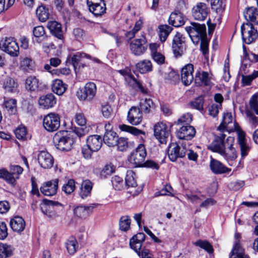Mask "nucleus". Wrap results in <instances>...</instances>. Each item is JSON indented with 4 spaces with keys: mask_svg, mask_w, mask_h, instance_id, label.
I'll list each match as a JSON object with an SVG mask.
<instances>
[{
    "mask_svg": "<svg viewBox=\"0 0 258 258\" xmlns=\"http://www.w3.org/2000/svg\"><path fill=\"white\" fill-rule=\"evenodd\" d=\"M232 116L230 113H225L223 114L222 122L218 126V130L223 132L226 128V126L232 121Z\"/></svg>",
    "mask_w": 258,
    "mask_h": 258,
    "instance_id": "49530a36",
    "label": "nucleus"
},
{
    "mask_svg": "<svg viewBox=\"0 0 258 258\" xmlns=\"http://www.w3.org/2000/svg\"><path fill=\"white\" fill-rule=\"evenodd\" d=\"M1 49L13 57L19 54V46L14 38H6L0 42Z\"/></svg>",
    "mask_w": 258,
    "mask_h": 258,
    "instance_id": "7ed1b4c3",
    "label": "nucleus"
},
{
    "mask_svg": "<svg viewBox=\"0 0 258 258\" xmlns=\"http://www.w3.org/2000/svg\"><path fill=\"white\" fill-rule=\"evenodd\" d=\"M241 31L243 41L246 44H251L254 42L257 38V30L249 23L243 24L241 27Z\"/></svg>",
    "mask_w": 258,
    "mask_h": 258,
    "instance_id": "20e7f679",
    "label": "nucleus"
},
{
    "mask_svg": "<svg viewBox=\"0 0 258 258\" xmlns=\"http://www.w3.org/2000/svg\"><path fill=\"white\" fill-rule=\"evenodd\" d=\"M139 108L132 107L128 111L127 120L133 125H137L140 123L142 119V114Z\"/></svg>",
    "mask_w": 258,
    "mask_h": 258,
    "instance_id": "412c9836",
    "label": "nucleus"
},
{
    "mask_svg": "<svg viewBox=\"0 0 258 258\" xmlns=\"http://www.w3.org/2000/svg\"><path fill=\"white\" fill-rule=\"evenodd\" d=\"M16 138L19 140L27 139V131L26 128L23 125H19L15 131Z\"/></svg>",
    "mask_w": 258,
    "mask_h": 258,
    "instance_id": "603ef678",
    "label": "nucleus"
},
{
    "mask_svg": "<svg viewBox=\"0 0 258 258\" xmlns=\"http://www.w3.org/2000/svg\"><path fill=\"white\" fill-rule=\"evenodd\" d=\"M37 160L40 167L44 169L51 168L54 163L53 157L48 152L44 151L39 153Z\"/></svg>",
    "mask_w": 258,
    "mask_h": 258,
    "instance_id": "f3484780",
    "label": "nucleus"
},
{
    "mask_svg": "<svg viewBox=\"0 0 258 258\" xmlns=\"http://www.w3.org/2000/svg\"><path fill=\"white\" fill-rule=\"evenodd\" d=\"M47 27L53 36L58 39L63 40V35L61 25L59 23L55 21H49L47 23Z\"/></svg>",
    "mask_w": 258,
    "mask_h": 258,
    "instance_id": "b1692460",
    "label": "nucleus"
},
{
    "mask_svg": "<svg viewBox=\"0 0 258 258\" xmlns=\"http://www.w3.org/2000/svg\"><path fill=\"white\" fill-rule=\"evenodd\" d=\"M111 182L113 187L117 190H121L125 185L122 178L117 175L112 177Z\"/></svg>",
    "mask_w": 258,
    "mask_h": 258,
    "instance_id": "09e8293b",
    "label": "nucleus"
},
{
    "mask_svg": "<svg viewBox=\"0 0 258 258\" xmlns=\"http://www.w3.org/2000/svg\"><path fill=\"white\" fill-rule=\"evenodd\" d=\"M103 139L100 136L97 135H91L86 139L87 146L92 150L98 151L102 147Z\"/></svg>",
    "mask_w": 258,
    "mask_h": 258,
    "instance_id": "a878e982",
    "label": "nucleus"
},
{
    "mask_svg": "<svg viewBox=\"0 0 258 258\" xmlns=\"http://www.w3.org/2000/svg\"><path fill=\"white\" fill-rule=\"evenodd\" d=\"M192 120V116L190 113L183 114L177 121L178 124L181 123L189 124Z\"/></svg>",
    "mask_w": 258,
    "mask_h": 258,
    "instance_id": "774afa93",
    "label": "nucleus"
},
{
    "mask_svg": "<svg viewBox=\"0 0 258 258\" xmlns=\"http://www.w3.org/2000/svg\"><path fill=\"white\" fill-rule=\"evenodd\" d=\"M147 40L144 36L135 39L130 43V49L133 54L140 56L143 54L146 51L147 45Z\"/></svg>",
    "mask_w": 258,
    "mask_h": 258,
    "instance_id": "9d476101",
    "label": "nucleus"
},
{
    "mask_svg": "<svg viewBox=\"0 0 258 258\" xmlns=\"http://www.w3.org/2000/svg\"><path fill=\"white\" fill-rule=\"evenodd\" d=\"M237 139L240 149L241 156L242 157H245L249 151V147L246 144L245 133L243 131L238 132Z\"/></svg>",
    "mask_w": 258,
    "mask_h": 258,
    "instance_id": "7c9ffc66",
    "label": "nucleus"
},
{
    "mask_svg": "<svg viewBox=\"0 0 258 258\" xmlns=\"http://www.w3.org/2000/svg\"><path fill=\"white\" fill-rule=\"evenodd\" d=\"M125 82L132 88L139 90L143 93H147L146 89L143 86L140 81L136 79L132 75L126 77Z\"/></svg>",
    "mask_w": 258,
    "mask_h": 258,
    "instance_id": "72a5a7b5",
    "label": "nucleus"
},
{
    "mask_svg": "<svg viewBox=\"0 0 258 258\" xmlns=\"http://www.w3.org/2000/svg\"><path fill=\"white\" fill-rule=\"evenodd\" d=\"M21 66L25 70H32L34 68V62L29 57H25L21 61Z\"/></svg>",
    "mask_w": 258,
    "mask_h": 258,
    "instance_id": "13d9d810",
    "label": "nucleus"
},
{
    "mask_svg": "<svg viewBox=\"0 0 258 258\" xmlns=\"http://www.w3.org/2000/svg\"><path fill=\"white\" fill-rule=\"evenodd\" d=\"M58 206H61V204L58 202L45 199L41 204L40 208L43 214L48 218H53L56 215L54 207Z\"/></svg>",
    "mask_w": 258,
    "mask_h": 258,
    "instance_id": "4468645a",
    "label": "nucleus"
},
{
    "mask_svg": "<svg viewBox=\"0 0 258 258\" xmlns=\"http://www.w3.org/2000/svg\"><path fill=\"white\" fill-rule=\"evenodd\" d=\"M194 66L189 63L185 66L181 71V79L185 86L189 85L194 80Z\"/></svg>",
    "mask_w": 258,
    "mask_h": 258,
    "instance_id": "a211bd4d",
    "label": "nucleus"
},
{
    "mask_svg": "<svg viewBox=\"0 0 258 258\" xmlns=\"http://www.w3.org/2000/svg\"><path fill=\"white\" fill-rule=\"evenodd\" d=\"M11 246L7 244H0V258H7L12 254Z\"/></svg>",
    "mask_w": 258,
    "mask_h": 258,
    "instance_id": "8fccbe9b",
    "label": "nucleus"
},
{
    "mask_svg": "<svg viewBox=\"0 0 258 258\" xmlns=\"http://www.w3.org/2000/svg\"><path fill=\"white\" fill-rule=\"evenodd\" d=\"M196 133V130L192 126L185 125L179 129L176 136L179 139L190 140L195 137Z\"/></svg>",
    "mask_w": 258,
    "mask_h": 258,
    "instance_id": "aec40b11",
    "label": "nucleus"
},
{
    "mask_svg": "<svg viewBox=\"0 0 258 258\" xmlns=\"http://www.w3.org/2000/svg\"><path fill=\"white\" fill-rule=\"evenodd\" d=\"M145 238L146 235L143 233H139L134 235L130 240V244L131 248L139 253Z\"/></svg>",
    "mask_w": 258,
    "mask_h": 258,
    "instance_id": "5701e85b",
    "label": "nucleus"
},
{
    "mask_svg": "<svg viewBox=\"0 0 258 258\" xmlns=\"http://www.w3.org/2000/svg\"><path fill=\"white\" fill-rule=\"evenodd\" d=\"M110 124H106L105 128L106 132L103 137V141L109 147L115 146L116 141L118 138L117 134L111 130H109Z\"/></svg>",
    "mask_w": 258,
    "mask_h": 258,
    "instance_id": "4be33fe9",
    "label": "nucleus"
},
{
    "mask_svg": "<svg viewBox=\"0 0 258 258\" xmlns=\"http://www.w3.org/2000/svg\"><path fill=\"white\" fill-rule=\"evenodd\" d=\"M209 8L207 4L200 2L193 7L191 9V16L197 21L205 20L208 14Z\"/></svg>",
    "mask_w": 258,
    "mask_h": 258,
    "instance_id": "1a4fd4ad",
    "label": "nucleus"
},
{
    "mask_svg": "<svg viewBox=\"0 0 258 258\" xmlns=\"http://www.w3.org/2000/svg\"><path fill=\"white\" fill-rule=\"evenodd\" d=\"M115 146L117 147V149L120 151H125L128 147V139L126 138L120 137L118 138Z\"/></svg>",
    "mask_w": 258,
    "mask_h": 258,
    "instance_id": "3c124183",
    "label": "nucleus"
},
{
    "mask_svg": "<svg viewBox=\"0 0 258 258\" xmlns=\"http://www.w3.org/2000/svg\"><path fill=\"white\" fill-rule=\"evenodd\" d=\"M187 149L184 146H180L176 143H171L168 150V155L169 159L175 161L178 158H183L185 156Z\"/></svg>",
    "mask_w": 258,
    "mask_h": 258,
    "instance_id": "6e6552de",
    "label": "nucleus"
},
{
    "mask_svg": "<svg viewBox=\"0 0 258 258\" xmlns=\"http://www.w3.org/2000/svg\"><path fill=\"white\" fill-rule=\"evenodd\" d=\"M250 108L253 110L256 114H258V95L254 94L249 100Z\"/></svg>",
    "mask_w": 258,
    "mask_h": 258,
    "instance_id": "e2e57ef3",
    "label": "nucleus"
},
{
    "mask_svg": "<svg viewBox=\"0 0 258 258\" xmlns=\"http://www.w3.org/2000/svg\"><path fill=\"white\" fill-rule=\"evenodd\" d=\"M204 98L200 96L197 98L194 101L190 102L191 106L199 110H202L203 109Z\"/></svg>",
    "mask_w": 258,
    "mask_h": 258,
    "instance_id": "338daca9",
    "label": "nucleus"
},
{
    "mask_svg": "<svg viewBox=\"0 0 258 258\" xmlns=\"http://www.w3.org/2000/svg\"><path fill=\"white\" fill-rule=\"evenodd\" d=\"M77 240L73 237L70 238L66 243L68 251L70 254H74L76 251Z\"/></svg>",
    "mask_w": 258,
    "mask_h": 258,
    "instance_id": "6e6d98bb",
    "label": "nucleus"
},
{
    "mask_svg": "<svg viewBox=\"0 0 258 258\" xmlns=\"http://www.w3.org/2000/svg\"><path fill=\"white\" fill-rule=\"evenodd\" d=\"M195 245L205 249L209 253L213 251L212 245L207 241L199 240L195 242Z\"/></svg>",
    "mask_w": 258,
    "mask_h": 258,
    "instance_id": "bf43d9fd",
    "label": "nucleus"
},
{
    "mask_svg": "<svg viewBox=\"0 0 258 258\" xmlns=\"http://www.w3.org/2000/svg\"><path fill=\"white\" fill-rule=\"evenodd\" d=\"M52 91L58 95H62L66 91L67 86L59 79H56L53 81L51 86Z\"/></svg>",
    "mask_w": 258,
    "mask_h": 258,
    "instance_id": "e433bc0d",
    "label": "nucleus"
},
{
    "mask_svg": "<svg viewBox=\"0 0 258 258\" xmlns=\"http://www.w3.org/2000/svg\"><path fill=\"white\" fill-rule=\"evenodd\" d=\"M115 167L112 164L106 165L100 172V176L102 178H106L107 176L111 175L115 172Z\"/></svg>",
    "mask_w": 258,
    "mask_h": 258,
    "instance_id": "5fc2aeb1",
    "label": "nucleus"
},
{
    "mask_svg": "<svg viewBox=\"0 0 258 258\" xmlns=\"http://www.w3.org/2000/svg\"><path fill=\"white\" fill-rule=\"evenodd\" d=\"M74 135L71 137L67 135L66 131L56 133L53 138V142L56 148L61 151H69L72 148L74 143Z\"/></svg>",
    "mask_w": 258,
    "mask_h": 258,
    "instance_id": "f257e3e1",
    "label": "nucleus"
},
{
    "mask_svg": "<svg viewBox=\"0 0 258 258\" xmlns=\"http://www.w3.org/2000/svg\"><path fill=\"white\" fill-rule=\"evenodd\" d=\"M93 185V183L89 180H85L82 182L79 193L82 199H84L91 195Z\"/></svg>",
    "mask_w": 258,
    "mask_h": 258,
    "instance_id": "2f4dec72",
    "label": "nucleus"
},
{
    "mask_svg": "<svg viewBox=\"0 0 258 258\" xmlns=\"http://www.w3.org/2000/svg\"><path fill=\"white\" fill-rule=\"evenodd\" d=\"M131 219L128 216L121 217L119 221L120 229L124 231L128 230L130 227Z\"/></svg>",
    "mask_w": 258,
    "mask_h": 258,
    "instance_id": "052dcab7",
    "label": "nucleus"
},
{
    "mask_svg": "<svg viewBox=\"0 0 258 258\" xmlns=\"http://www.w3.org/2000/svg\"><path fill=\"white\" fill-rule=\"evenodd\" d=\"M39 80L34 76L27 77L25 81L26 89L30 92H37L39 90Z\"/></svg>",
    "mask_w": 258,
    "mask_h": 258,
    "instance_id": "473e14b6",
    "label": "nucleus"
},
{
    "mask_svg": "<svg viewBox=\"0 0 258 258\" xmlns=\"http://www.w3.org/2000/svg\"><path fill=\"white\" fill-rule=\"evenodd\" d=\"M58 179L56 178L44 182L40 187L41 192L45 196H52L57 191Z\"/></svg>",
    "mask_w": 258,
    "mask_h": 258,
    "instance_id": "2eb2a0df",
    "label": "nucleus"
},
{
    "mask_svg": "<svg viewBox=\"0 0 258 258\" xmlns=\"http://www.w3.org/2000/svg\"><path fill=\"white\" fill-rule=\"evenodd\" d=\"M56 98L52 93L42 95L38 99V104L43 109H49L53 107L56 103Z\"/></svg>",
    "mask_w": 258,
    "mask_h": 258,
    "instance_id": "6ab92c4d",
    "label": "nucleus"
},
{
    "mask_svg": "<svg viewBox=\"0 0 258 258\" xmlns=\"http://www.w3.org/2000/svg\"><path fill=\"white\" fill-rule=\"evenodd\" d=\"M221 108V104H212L209 107V114L213 117H216Z\"/></svg>",
    "mask_w": 258,
    "mask_h": 258,
    "instance_id": "0e129e2a",
    "label": "nucleus"
},
{
    "mask_svg": "<svg viewBox=\"0 0 258 258\" xmlns=\"http://www.w3.org/2000/svg\"><path fill=\"white\" fill-rule=\"evenodd\" d=\"M168 22L169 24L174 27H179L184 24L185 18L180 11H175L170 14Z\"/></svg>",
    "mask_w": 258,
    "mask_h": 258,
    "instance_id": "bb28decb",
    "label": "nucleus"
},
{
    "mask_svg": "<svg viewBox=\"0 0 258 258\" xmlns=\"http://www.w3.org/2000/svg\"><path fill=\"white\" fill-rule=\"evenodd\" d=\"M210 166L212 172L217 174L227 173L231 170L219 161L213 158L211 160Z\"/></svg>",
    "mask_w": 258,
    "mask_h": 258,
    "instance_id": "c85d7f7f",
    "label": "nucleus"
},
{
    "mask_svg": "<svg viewBox=\"0 0 258 258\" xmlns=\"http://www.w3.org/2000/svg\"><path fill=\"white\" fill-rule=\"evenodd\" d=\"M200 41H201V50L202 51L204 56L207 57L209 53V40L206 37L203 39H201Z\"/></svg>",
    "mask_w": 258,
    "mask_h": 258,
    "instance_id": "69168bd1",
    "label": "nucleus"
},
{
    "mask_svg": "<svg viewBox=\"0 0 258 258\" xmlns=\"http://www.w3.org/2000/svg\"><path fill=\"white\" fill-rule=\"evenodd\" d=\"M75 189V181L73 179H69L67 183L63 184L62 187V190L66 194L70 195L73 192Z\"/></svg>",
    "mask_w": 258,
    "mask_h": 258,
    "instance_id": "4d7b16f0",
    "label": "nucleus"
},
{
    "mask_svg": "<svg viewBox=\"0 0 258 258\" xmlns=\"http://www.w3.org/2000/svg\"><path fill=\"white\" fill-rule=\"evenodd\" d=\"M163 78L170 84H175L179 81V75L172 70H167L162 73Z\"/></svg>",
    "mask_w": 258,
    "mask_h": 258,
    "instance_id": "58836bf2",
    "label": "nucleus"
},
{
    "mask_svg": "<svg viewBox=\"0 0 258 258\" xmlns=\"http://www.w3.org/2000/svg\"><path fill=\"white\" fill-rule=\"evenodd\" d=\"M185 29L194 43L198 44L201 39L207 37L206 27L205 24L192 22Z\"/></svg>",
    "mask_w": 258,
    "mask_h": 258,
    "instance_id": "f03ea898",
    "label": "nucleus"
},
{
    "mask_svg": "<svg viewBox=\"0 0 258 258\" xmlns=\"http://www.w3.org/2000/svg\"><path fill=\"white\" fill-rule=\"evenodd\" d=\"M36 14L41 22H45L49 18L48 9L44 5H40L36 11Z\"/></svg>",
    "mask_w": 258,
    "mask_h": 258,
    "instance_id": "79ce46f5",
    "label": "nucleus"
},
{
    "mask_svg": "<svg viewBox=\"0 0 258 258\" xmlns=\"http://www.w3.org/2000/svg\"><path fill=\"white\" fill-rule=\"evenodd\" d=\"M136 68L142 74H145L152 70V64L150 60L145 59L136 64Z\"/></svg>",
    "mask_w": 258,
    "mask_h": 258,
    "instance_id": "ea45409f",
    "label": "nucleus"
},
{
    "mask_svg": "<svg viewBox=\"0 0 258 258\" xmlns=\"http://www.w3.org/2000/svg\"><path fill=\"white\" fill-rule=\"evenodd\" d=\"M139 108L143 113L148 114L154 109V104L152 99L145 98L141 100Z\"/></svg>",
    "mask_w": 258,
    "mask_h": 258,
    "instance_id": "f704fd0d",
    "label": "nucleus"
},
{
    "mask_svg": "<svg viewBox=\"0 0 258 258\" xmlns=\"http://www.w3.org/2000/svg\"><path fill=\"white\" fill-rule=\"evenodd\" d=\"M119 128L122 131L130 133L134 135L138 136L141 134H144V132L141 130H138L137 128L127 125L125 124H122L119 126Z\"/></svg>",
    "mask_w": 258,
    "mask_h": 258,
    "instance_id": "864d4df0",
    "label": "nucleus"
},
{
    "mask_svg": "<svg viewBox=\"0 0 258 258\" xmlns=\"http://www.w3.org/2000/svg\"><path fill=\"white\" fill-rule=\"evenodd\" d=\"M154 134L160 143L165 144L169 133L166 124L162 122H158L154 125Z\"/></svg>",
    "mask_w": 258,
    "mask_h": 258,
    "instance_id": "ddd939ff",
    "label": "nucleus"
},
{
    "mask_svg": "<svg viewBox=\"0 0 258 258\" xmlns=\"http://www.w3.org/2000/svg\"><path fill=\"white\" fill-rule=\"evenodd\" d=\"M89 11L96 16H100L106 12V5L101 3L88 6Z\"/></svg>",
    "mask_w": 258,
    "mask_h": 258,
    "instance_id": "a19ab883",
    "label": "nucleus"
},
{
    "mask_svg": "<svg viewBox=\"0 0 258 258\" xmlns=\"http://www.w3.org/2000/svg\"><path fill=\"white\" fill-rule=\"evenodd\" d=\"M195 83L198 85L204 84L205 86H210L211 84L209 73L207 72L198 73L195 77Z\"/></svg>",
    "mask_w": 258,
    "mask_h": 258,
    "instance_id": "c9c22d12",
    "label": "nucleus"
},
{
    "mask_svg": "<svg viewBox=\"0 0 258 258\" xmlns=\"http://www.w3.org/2000/svg\"><path fill=\"white\" fill-rule=\"evenodd\" d=\"M145 159L141 156L133 152L128 158V161L134 167H141L143 166Z\"/></svg>",
    "mask_w": 258,
    "mask_h": 258,
    "instance_id": "37998d69",
    "label": "nucleus"
},
{
    "mask_svg": "<svg viewBox=\"0 0 258 258\" xmlns=\"http://www.w3.org/2000/svg\"><path fill=\"white\" fill-rule=\"evenodd\" d=\"M96 92L97 88L95 84L88 82L85 85L83 90L79 89L77 92V96L80 100L90 101L94 98Z\"/></svg>",
    "mask_w": 258,
    "mask_h": 258,
    "instance_id": "39448f33",
    "label": "nucleus"
},
{
    "mask_svg": "<svg viewBox=\"0 0 258 258\" xmlns=\"http://www.w3.org/2000/svg\"><path fill=\"white\" fill-rule=\"evenodd\" d=\"M17 101L10 99L5 102V107L10 114H15L17 112Z\"/></svg>",
    "mask_w": 258,
    "mask_h": 258,
    "instance_id": "de8ad7c7",
    "label": "nucleus"
},
{
    "mask_svg": "<svg viewBox=\"0 0 258 258\" xmlns=\"http://www.w3.org/2000/svg\"><path fill=\"white\" fill-rule=\"evenodd\" d=\"M172 48L176 57L181 56L185 50L184 38L179 33H177L172 39Z\"/></svg>",
    "mask_w": 258,
    "mask_h": 258,
    "instance_id": "9b49d317",
    "label": "nucleus"
},
{
    "mask_svg": "<svg viewBox=\"0 0 258 258\" xmlns=\"http://www.w3.org/2000/svg\"><path fill=\"white\" fill-rule=\"evenodd\" d=\"M226 135L221 132L218 135L215 136L213 142L209 145L208 149L213 152L218 153L220 155L228 144L227 139L225 141Z\"/></svg>",
    "mask_w": 258,
    "mask_h": 258,
    "instance_id": "0eeeda50",
    "label": "nucleus"
},
{
    "mask_svg": "<svg viewBox=\"0 0 258 258\" xmlns=\"http://www.w3.org/2000/svg\"><path fill=\"white\" fill-rule=\"evenodd\" d=\"M43 125L49 132L56 131L60 126V117L58 114L50 113L44 117Z\"/></svg>",
    "mask_w": 258,
    "mask_h": 258,
    "instance_id": "423d86ee",
    "label": "nucleus"
},
{
    "mask_svg": "<svg viewBox=\"0 0 258 258\" xmlns=\"http://www.w3.org/2000/svg\"><path fill=\"white\" fill-rule=\"evenodd\" d=\"M158 30L160 40L162 42H164L172 31L173 28L168 25H161L158 26Z\"/></svg>",
    "mask_w": 258,
    "mask_h": 258,
    "instance_id": "4c0bfd02",
    "label": "nucleus"
},
{
    "mask_svg": "<svg viewBox=\"0 0 258 258\" xmlns=\"http://www.w3.org/2000/svg\"><path fill=\"white\" fill-rule=\"evenodd\" d=\"M97 205V204H92L89 206H78L74 209V213L79 218H85L89 215L93 209L96 207Z\"/></svg>",
    "mask_w": 258,
    "mask_h": 258,
    "instance_id": "cd10ccee",
    "label": "nucleus"
},
{
    "mask_svg": "<svg viewBox=\"0 0 258 258\" xmlns=\"http://www.w3.org/2000/svg\"><path fill=\"white\" fill-rule=\"evenodd\" d=\"M90 56L83 52H77L73 55H70L68 58V61L71 63L76 70L77 68H80L81 61L85 58H90Z\"/></svg>",
    "mask_w": 258,
    "mask_h": 258,
    "instance_id": "393cba45",
    "label": "nucleus"
},
{
    "mask_svg": "<svg viewBox=\"0 0 258 258\" xmlns=\"http://www.w3.org/2000/svg\"><path fill=\"white\" fill-rule=\"evenodd\" d=\"M10 171L17 180L19 178L20 175L22 173L23 169L19 165H11Z\"/></svg>",
    "mask_w": 258,
    "mask_h": 258,
    "instance_id": "680f3d73",
    "label": "nucleus"
},
{
    "mask_svg": "<svg viewBox=\"0 0 258 258\" xmlns=\"http://www.w3.org/2000/svg\"><path fill=\"white\" fill-rule=\"evenodd\" d=\"M244 16L246 20L258 24V13L252 8H248Z\"/></svg>",
    "mask_w": 258,
    "mask_h": 258,
    "instance_id": "a18cd8bd",
    "label": "nucleus"
},
{
    "mask_svg": "<svg viewBox=\"0 0 258 258\" xmlns=\"http://www.w3.org/2000/svg\"><path fill=\"white\" fill-rule=\"evenodd\" d=\"M235 241L234 245L230 253V258H250L245 252L244 249L240 242L241 235L239 233H236L234 235Z\"/></svg>",
    "mask_w": 258,
    "mask_h": 258,
    "instance_id": "f8f14e48",
    "label": "nucleus"
},
{
    "mask_svg": "<svg viewBox=\"0 0 258 258\" xmlns=\"http://www.w3.org/2000/svg\"><path fill=\"white\" fill-rule=\"evenodd\" d=\"M228 144L226 145V148L221 154L227 161H233L237 157V154L235 149L233 147L234 139L232 137H228L227 138Z\"/></svg>",
    "mask_w": 258,
    "mask_h": 258,
    "instance_id": "dca6fc26",
    "label": "nucleus"
},
{
    "mask_svg": "<svg viewBox=\"0 0 258 258\" xmlns=\"http://www.w3.org/2000/svg\"><path fill=\"white\" fill-rule=\"evenodd\" d=\"M10 224L12 230L17 233L23 231L26 226L24 220L20 216L14 217L11 220Z\"/></svg>",
    "mask_w": 258,
    "mask_h": 258,
    "instance_id": "c756f323",
    "label": "nucleus"
},
{
    "mask_svg": "<svg viewBox=\"0 0 258 258\" xmlns=\"http://www.w3.org/2000/svg\"><path fill=\"white\" fill-rule=\"evenodd\" d=\"M135 173L131 170H127L125 178V186L127 187H136L137 185Z\"/></svg>",
    "mask_w": 258,
    "mask_h": 258,
    "instance_id": "c03bdc74",
    "label": "nucleus"
}]
</instances>
